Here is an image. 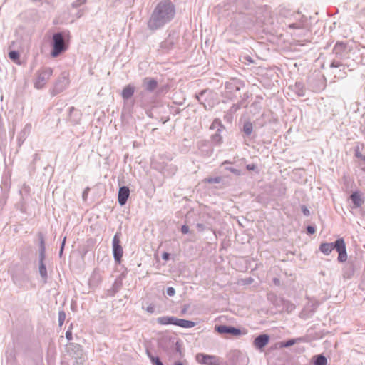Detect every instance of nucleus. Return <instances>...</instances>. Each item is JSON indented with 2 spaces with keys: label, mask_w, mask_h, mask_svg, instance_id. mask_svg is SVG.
<instances>
[{
  "label": "nucleus",
  "mask_w": 365,
  "mask_h": 365,
  "mask_svg": "<svg viewBox=\"0 0 365 365\" xmlns=\"http://www.w3.org/2000/svg\"><path fill=\"white\" fill-rule=\"evenodd\" d=\"M175 14L174 5L169 0L160 1L154 10L149 21L148 26L156 29L173 19Z\"/></svg>",
  "instance_id": "obj_1"
},
{
  "label": "nucleus",
  "mask_w": 365,
  "mask_h": 365,
  "mask_svg": "<svg viewBox=\"0 0 365 365\" xmlns=\"http://www.w3.org/2000/svg\"><path fill=\"white\" fill-rule=\"evenodd\" d=\"M53 50L51 51V56L56 57L61 54L63 51L66 50V46L61 34H55L53 36Z\"/></svg>",
  "instance_id": "obj_2"
},
{
  "label": "nucleus",
  "mask_w": 365,
  "mask_h": 365,
  "mask_svg": "<svg viewBox=\"0 0 365 365\" xmlns=\"http://www.w3.org/2000/svg\"><path fill=\"white\" fill-rule=\"evenodd\" d=\"M195 359L197 363L202 365H220V358L215 355H209L203 353L196 354Z\"/></svg>",
  "instance_id": "obj_3"
},
{
  "label": "nucleus",
  "mask_w": 365,
  "mask_h": 365,
  "mask_svg": "<svg viewBox=\"0 0 365 365\" xmlns=\"http://www.w3.org/2000/svg\"><path fill=\"white\" fill-rule=\"evenodd\" d=\"M120 233H116L113 238V252L115 260L120 263L123 255V250L120 245Z\"/></svg>",
  "instance_id": "obj_4"
},
{
  "label": "nucleus",
  "mask_w": 365,
  "mask_h": 365,
  "mask_svg": "<svg viewBox=\"0 0 365 365\" xmlns=\"http://www.w3.org/2000/svg\"><path fill=\"white\" fill-rule=\"evenodd\" d=\"M334 249L339 253L338 260L344 262L347 259V253L346 250V244L343 238L338 239L334 242Z\"/></svg>",
  "instance_id": "obj_5"
},
{
  "label": "nucleus",
  "mask_w": 365,
  "mask_h": 365,
  "mask_svg": "<svg viewBox=\"0 0 365 365\" xmlns=\"http://www.w3.org/2000/svg\"><path fill=\"white\" fill-rule=\"evenodd\" d=\"M215 329L220 334H230L233 336H240L242 334L240 329L225 325L217 326L215 327Z\"/></svg>",
  "instance_id": "obj_6"
},
{
  "label": "nucleus",
  "mask_w": 365,
  "mask_h": 365,
  "mask_svg": "<svg viewBox=\"0 0 365 365\" xmlns=\"http://www.w3.org/2000/svg\"><path fill=\"white\" fill-rule=\"evenodd\" d=\"M130 195V190L128 187H120L118 195V200L120 205H124Z\"/></svg>",
  "instance_id": "obj_7"
},
{
  "label": "nucleus",
  "mask_w": 365,
  "mask_h": 365,
  "mask_svg": "<svg viewBox=\"0 0 365 365\" xmlns=\"http://www.w3.org/2000/svg\"><path fill=\"white\" fill-rule=\"evenodd\" d=\"M269 337L267 334H261L257 336L254 341V345L256 348L262 349L269 342Z\"/></svg>",
  "instance_id": "obj_8"
},
{
  "label": "nucleus",
  "mask_w": 365,
  "mask_h": 365,
  "mask_svg": "<svg viewBox=\"0 0 365 365\" xmlns=\"http://www.w3.org/2000/svg\"><path fill=\"white\" fill-rule=\"evenodd\" d=\"M174 325H177L183 328H191L193 327L195 324L192 321L175 318Z\"/></svg>",
  "instance_id": "obj_9"
},
{
  "label": "nucleus",
  "mask_w": 365,
  "mask_h": 365,
  "mask_svg": "<svg viewBox=\"0 0 365 365\" xmlns=\"http://www.w3.org/2000/svg\"><path fill=\"white\" fill-rule=\"evenodd\" d=\"M334 249V243L323 242L320 245V251L326 255H329Z\"/></svg>",
  "instance_id": "obj_10"
},
{
  "label": "nucleus",
  "mask_w": 365,
  "mask_h": 365,
  "mask_svg": "<svg viewBox=\"0 0 365 365\" xmlns=\"http://www.w3.org/2000/svg\"><path fill=\"white\" fill-rule=\"evenodd\" d=\"M144 86L146 90L152 91L158 86V83L155 80L150 78H146L143 81Z\"/></svg>",
  "instance_id": "obj_11"
},
{
  "label": "nucleus",
  "mask_w": 365,
  "mask_h": 365,
  "mask_svg": "<svg viewBox=\"0 0 365 365\" xmlns=\"http://www.w3.org/2000/svg\"><path fill=\"white\" fill-rule=\"evenodd\" d=\"M351 199L353 202V203L356 206V207H360L362 205V204L364 203V200L360 195L359 192H354L351 195Z\"/></svg>",
  "instance_id": "obj_12"
},
{
  "label": "nucleus",
  "mask_w": 365,
  "mask_h": 365,
  "mask_svg": "<svg viewBox=\"0 0 365 365\" xmlns=\"http://www.w3.org/2000/svg\"><path fill=\"white\" fill-rule=\"evenodd\" d=\"M175 317H161L157 319L158 322L162 325L175 324Z\"/></svg>",
  "instance_id": "obj_13"
},
{
  "label": "nucleus",
  "mask_w": 365,
  "mask_h": 365,
  "mask_svg": "<svg viewBox=\"0 0 365 365\" xmlns=\"http://www.w3.org/2000/svg\"><path fill=\"white\" fill-rule=\"evenodd\" d=\"M134 93V88L133 86H131L130 85H128L126 86L123 89V91H122V97L124 98V99H128L130 98V97H132V96L133 95Z\"/></svg>",
  "instance_id": "obj_14"
},
{
  "label": "nucleus",
  "mask_w": 365,
  "mask_h": 365,
  "mask_svg": "<svg viewBox=\"0 0 365 365\" xmlns=\"http://www.w3.org/2000/svg\"><path fill=\"white\" fill-rule=\"evenodd\" d=\"M314 365H327V360L325 356L322 355H318L314 357Z\"/></svg>",
  "instance_id": "obj_15"
},
{
  "label": "nucleus",
  "mask_w": 365,
  "mask_h": 365,
  "mask_svg": "<svg viewBox=\"0 0 365 365\" xmlns=\"http://www.w3.org/2000/svg\"><path fill=\"white\" fill-rule=\"evenodd\" d=\"M9 56L10 59L12 60L14 62H15L17 64H20L19 53L17 51H10L9 53Z\"/></svg>",
  "instance_id": "obj_16"
},
{
  "label": "nucleus",
  "mask_w": 365,
  "mask_h": 365,
  "mask_svg": "<svg viewBox=\"0 0 365 365\" xmlns=\"http://www.w3.org/2000/svg\"><path fill=\"white\" fill-rule=\"evenodd\" d=\"M253 126L250 122H246L243 126V131L247 135H250L252 132Z\"/></svg>",
  "instance_id": "obj_17"
},
{
  "label": "nucleus",
  "mask_w": 365,
  "mask_h": 365,
  "mask_svg": "<svg viewBox=\"0 0 365 365\" xmlns=\"http://www.w3.org/2000/svg\"><path fill=\"white\" fill-rule=\"evenodd\" d=\"M221 181L220 177L216 178H208L204 180L205 182L212 184V183H219Z\"/></svg>",
  "instance_id": "obj_18"
},
{
  "label": "nucleus",
  "mask_w": 365,
  "mask_h": 365,
  "mask_svg": "<svg viewBox=\"0 0 365 365\" xmlns=\"http://www.w3.org/2000/svg\"><path fill=\"white\" fill-rule=\"evenodd\" d=\"M298 339H290L285 343H282V347H287L294 345Z\"/></svg>",
  "instance_id": "obj_19"
},
{
  "label": "nucleus",
  "mask_w": 365,
  "mask_h": 365,
  "mask_svg": "<svg viewBox=\"0 0 365 365\" xmlns=\"http://www.w3.org/2000/svg\"><path fill=\"white\" fill-rule=\"evenodd\" d=\"M150 359L153 365H163L158 357L151 356Z\"/></svg>",
  "instance_id": "obj_20"
},
{
  "label": "nucleus",
  "mask_w": 365,
  "mask_h": 365,
  "mask_svg": "<svg viewBox=\"0 0 365 365\" xmlns=\"http://www.w3.org/2000/svg\"><path fill=\"white\" fill-rule=\"evenodd\" d=\"M65 318H66L65 313L63 312H59L58 321H59V324H60L61 326L64 322Z\"/></svg>",
  "instance_id": "obj_21"
},
{
  "label": "nucleus",
  "mask_w": 365,
  "mask_h": 365,
  "mask_svg": "<svg viewBox=\"0 0 365 365\" xmlns=\"http://www.w3.org/2000/svg\"><path fill=\"white\" fill-rule=\"evenodd\" d=\"M175 293V291L174 289V288L173 287H169L167 289V294L169 295V296H173Z\"/></svg>",
  "instance_id": "obj_22"
},
{
  "label": "nucleus",
  "mask_w": 365,
  "mask_h": 365,
  "mask_svg": "<svg viewBox=\"0 0 365 365\" xmlns=\"http://www.w3.org/2000/svg\"><path fill=\"white\" fill-rule=\"evenodd\" d=\"M66 337L68 340L72 339V331L71 329H68L66 333Z\"/></svg>",
  "instance_id": "obj_23"
},
{
  "label": "nucleus",
  "mask_w": 365,
  "mask_h": 365,
  "mask_svg": "<svg viewBox=\"0 0 365 365\" xmlns=\"http://www.w3.org/2000/svg\"><path fill=\"white\" fill-rule=\"evenodd\" d=\"M181 231L183 234H187L189 232V227L187 225H182L181 227Z\"/></svg>",
  "instance_id": "obj_24"
},
{
  "label": "nucleus",
  "mask_w": 365,
  "mask_h": 365,
  "mask_svg": "<svg viewBox=\"0 0 365 365\" xmlns=\"http://www.w3.org/2000/svg\"><path fill=\"white\" fill-rule=\"evenodd\" d=\"M307 232H308L309 234H311V235H312V234H314V233L315 232V229H314V227L308 226V227H307Z\"/></svg>",
  "instance_id": "obj_25"
},
{
  "label": "nucleus",
  "mask_w": 365,
  "mask_h": 365,
  "mask_svg": "<svg viewBox=\"0 0 365 365\" xmlns=\"http://www.w3.org/2000/svg\"><path fill=\"white\" fill-rule=\"evenodd\" d=\"M246 168L248 170H254L256 168V166L254 164H249Z\"/></svg>",
  "instance_id": "obj_26"
},
{
  "label": "nucleus",
  "mask_w": 365,
  "mask_h": 365,
  "mask_svg": "<svg viewBox=\"0 0 365 365\" xmlns=\"http://www.w3.org/2000/svg\"><path fill=\"white\" fill-rule=\"evenodd\" d=\"M169 257L170 255L168 252H164L162 255V258L165 261L168 260Z\"/></svg>",
  "instance_id": "obj_27"
},
{
  "label": "nucleus",
  "mask_w": 365,
  "mask_h": 365,
  "mask_svg": "<svg viewBox=\"0 0 365 365\" xmlns=\"http://www.w3.org/2000/svg\"><path fill=\"white\" fill-rule=\"evenodd\" d=\"M154 309H154V307H153V306H152V305H150V306L148 307H147V309H146V310H147L148 312H150V313H153V312H154Z\"/></svg>",
  "instance_id": "obj_28"
},
{
  "label": "nucleus",
  "mask_w": 365,
  "mask_h": 365,
  "mask_svg": "<svg viewBox=\"0 0 365 365\" xmlns=\"http://www.w3.org/2000/svg\"><path fill=\"white\" fill-rule=\"evenodd\" d=\"M356 156L359 158H362L363 155L361 153V152H359L358 150H356V153H355Z\"/></svg>",
  "instance_id": "obj_29"
},
{
  "label": "nucleus",
  "mask_w": 365,
  "mask_h": 365,
  "mask_svg": "<svg viewBox=\"0 0 365 365\" xmlns=\"http://www.w3.org/2000/svg\"><path fill=\"white\" fill-rule=\"evenodd\" d=\"M40 271H41V273L42 274H43L44 273H46V268H45V267H44L43 264L41 266Z\"/></svg>",
  "instance_id": "obj_30"
},
{
  "label": "nucleus",
  "mask_w": 365,
  "mask_h": 365,
  "mask_svg": "<svg viewBox=\"0 0 365 365\" xmlns=\"http://www.w3.org/2000/svg\"><path fill=\"white\" fill-rule=\"evenodd\" d=\"M303 212H304V213L305 215H308V214H309V210H308L307 208H304V209L303 210Z\"/></svg>",
  "instance_id": "obj_31"
},
{
  "label": "nucleus",
  "mask_w": 365,
  "mask_h": 365,
  "mask_svg": "<svg viewBox=\"0 0 365 365\" xmlns=\"http://www.w3.org/2000/svg\"><path fill=\"white\" fill-rule=\"evenodd\" d=\"M231 171H232V173H237V174H238V173H239V172H238L237 170H235V169H232H232H231Z\"/></svg>",
  "instance_id": "obj_32"
},
{
  "label": "nucleus",
  "mask_w": 365,
  "mask_h": 365,
  "mask_svg": "<svg viewBox=\"0 0 365 365\" xmlns=\"http://www.w3.org/2000/svg\"><path fill=\"white\" fill-rule=\"evenodd\" d=\"M83 198H84V199H86V197H87V191H85V192H84V193H83Z\"/></svg>",
  "instance_id": "obj_33"
},
{
  "label": "nucleus",
  "mask_w": 365,
  "mask_h": 365,
  "mask_svg": "<svg viewBox=\"0 0 365 365\" xmlns=\"http://www.w3.org/2000/svg\"><path fill=\"white\" fill-rule=\"evenodd\" d=\"M174 365H183L182 362L178 361L174 364Z\"/></svg>",
  "instance_id": "obj_34"
},
{
  "label": "nucleus",
  "mask_w": 365,
  "mask_h": 365,
  "mask_svg": "<svg viewBox=\"0 0 365 365\" xmlns=\"http://www.w3.org/2000/svg\"><path fill=\"white\" fill-rule=\"evenodd\" d=\"M65 241H66V237L63 239V245H62V247H63V245H64ZM61 250H63V248H61Z\"/></svg>",
  "instance_id": "obj_35"
},
{
  "label": "nucleus",
  "mask_w": 365,
  "mask_h": 365,
  "mask_svg": "<svg viewBox=\"0 0 365 365\" xmlns=\"http://www.w3.org/2000/svg\"><path fill=\"white\" fill-rule=\"evenodd\" d=\"M361 159L365 162V155L363 156Z\"/></svg>",
  "instance_id": "obj_36"
},
{
  "label": "nucleus",
  "mask_w": 365,
  "mask_h": 365,
  "mask_svg": "<svg viewBox=\"0 0 365 365\" xmlns=\"http://www.w3.org/2000/svg\"><path fill=\"white\" fill-rule=\"evenodd\" d=\"M41 245L43 246V240L41 241Z\"/></svg>",
  "instance_id": "obj_37"
},
{
  "label": "nucleus",
  "mask_w": 365,
  "mask_h": 365,
  "mask_svg": "<svg viewBox=\"0 0 365 365\" xmlns=\"http://www.w3.org/2000/svg\"><path fill=\"white\" fill-rule=\"evenodd\" d=\"M364 170L365 171V168L364 169Z\"/></svg>",
  "instance_id": "obj_38"
}]
</instances>
